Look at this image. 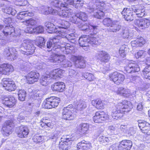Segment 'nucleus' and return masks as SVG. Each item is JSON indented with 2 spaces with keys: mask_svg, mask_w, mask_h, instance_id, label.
I'll use <instances>...</instances> for the list:
<instances>
[{
  "mask_svg": "<svg viewBox=\"0 0 150 150\" xmlns=\"http://www.w3.org/2000/svg\"><path fill=\"white\" fill-rule=\"evenodd\" d=\"M115 107L116 109L112 110L111 115L112 117L115 119L122 117L124 112L130 111L132 108L130 102L125 100L118 103Z\"/></svg>",
  "mask_w": 150,
  "mask_h": 150,
  "instance_id": "nucleus-1",
  "label": "nucleus"
},
{
  "mask_svg": "<svg viewBox=\"0 0 150 150\" xmlns=\"http://www.w3.org/2000/svg\"><path fill=\"white\" fill-rule=\"evenodd\" d=\"M58 36L53 38H51L49 41L47 42V48L51 49L50 50L52 53H55L57 52H60V48L63 44L61 42L60 39L59 33L58 32Z\"/></svg>",
  "mask_w": 150,
  "mask_h": 150,
  "instance_id": "nucleus-2",
  "label": "nucleus"
},
{
  "mask_svg": "<svg viewBox=\"0 0 150 150\" xmlns=\"http://www.w3.org/2000/svg\"><path fill=\"white\" fill-rule=\"evenodd\" d=\"M21 42L20 45V52L24 55H29L33 54L35 52V47L31 43L29 40H20Z\"/></svg>",
  "mask_w": 150,
  "mask_h": 150,
  "instance_id": "nucleus-3",
  "label": "nucleus"
},
{
  "mask_svg": "<svg viewBox=\"0 0 150 150\" xmlns=\"http://www.w3.org/2000/svg\"><path fill=\"white\" fill-rule=\"evenodd\" d=\"M72 105L65 107L62 110V118L69 120H73L75 117V112Z\"/></svg>",
  "mask_w": 150,
  "mask_h": 150,
  "instance_id": "nucleus-4",
  "label": "nucleus"
},
{
  "mask_svg": "<svg viewBox=\"0 0 150 150\" xmlns=\"http://www.w3.org/2000/svg\"><path fill=\"white\" fill-rule=\"evenodd\" d=\"M60 101V98L57 97H51L46 99L43 105L47 109L54 108L58 106Z\"/></svg>",
  "mask_w": 150,
  "mask_h": 150,
  "instance_id": "nucleus-5",
  "label": "nucleus"
},
{
  "mask_svg": "<svg viewBox=\"0 0 150 150\" xmlns=\"http://www.w3.org/2000/svg\"><path fill=\"white\" fill-rule=\"evenodd\" d=\"M17 51L15 48L8 47L4 49V54L8 59L12 60L16 59L18 57Z\"/></svg>",
  "mask_w": 150,
  "mask_h": 150,
  "instance_id": "nucleus-6",
  "label": "nucleus"
},
{
  "mask_svg": "<svg viewBox=\"0 0 150 150\" xmlns=\"http://www.w3.org/2000/svg\"><path fill=\"white\" fill-rule=\"evenodd\" d=\"M109 76L110 80L118 85L122 83L125 79V76L122 74L117 71L110 74Z\"/></svg>",
  "mask_w": 150,
  "mask_h": 150,
  "instance_id": "nucleus-7",
  "label": "nucleus"
},
{
  "mask_svg": "<svg viewBox=\"0 0 150 150\" xmlns=\"http://www.w3.org/2000/svg\"><path fill=\"white\" fill-rule=\"evenodd\" d=\"M79 28L82 30L86 32H93V33L96 34L98 31V27L94 26L90 24L88 25L87 23H79L78 25Z\"/></svg>",
  "mask_w": 150,
  "mask_h": 150,
  "instance_id": "nucleus-8",
  "label": "nucleus"
},
{
  "mask_svg": "<svg viewBox=\"0 0 150 150\" xmlns=\"http://www.w3.org/2000/svg\"><path fill=\"white\" fill-rule=\"evenodd\" d=\"M108 114L103 111L96 112L93 117V120L95 122L97 123H102L108 119Z\"/></svg>",
  "mask_w": 150,
  "mask_h": 150,
  "instance_id": "nucleus-9",
  "label": "nucleus"
},
{
  "mask_svg": "<svg viewBox=\"0 0 150 150\" xmlns=\"http://www.w3.org/2000/svg\"><path fill=\"white\" fill-rule=\"evenodd\" d=\"M13 126V123L12 120L6 121L2 128L1 132L3 135L8 136L11 133V131Z\"/></svg>",
  "mask_w": 150,
  "mask_h": 150,
  "instance_id": "nucleus-10",
  "label": "nucleus"
},
{
  "mask_svg": "<svg viewBox=\"0 0 150 150\" xmlns=\"http://www.w3.org/2000/svg\"><path fill=\"white\" fill-rule=\"evenodd\" d=\"M134 23L135 25L140 30H144L147 28L150 25L149 20L146 18L136 19Z\"/></svg>",
  "mask_w": 150,
  "mask_h": 150,
  "instance_id": "nucleus-11",
  "label": "nucleus"
},
{
  "mask_svg": "<svg viewBox=\"0 0 150 150\" xmlns=\"http://www.w3.org/2000/svg\"><path fill=\"white\" fill-rule=\"evenodd\" d=\"M125 70L127 73H132L139 71L140 69L135 62L130 61L129 62L128 65L125 67Z\"/></svg>",
  "mask_w": 150,
  "mask_h": 150,
  "instance_id": "nucleus-12",
  "label": "nucleus"
},
{
  "mask_svg": "<svg viewBox=\"0 0 150 150\" xmlns=\"http://www.w3.org/2000/svg\"><path fill=\"white\" fill-rule=\"evenodd\" d=\"M3 86L5 89L9 91H14L16 86L14 82L10 79H5L3 80Z\"/></svg>",
  "mask_w": 150,
  "mask_h": 150,
  "instance_id": "nucleus-13",
  "label": "nucleus"
},
{
  "mask_svg": "<svg viewBox=\"0 0 150 150\" xmlns=\"http://www.w3.org/2000/svg\"><path fill=\"white\" fill-rule=\"evenodd\" d=\"M95 57L97 59L101 62H107L110 58L108 53L103 51H98L96 54Z\"/></svg>",
  "mask_w": 150,
  "mask_h": 150,
  "instance_id": "nucleus-14",
  "label": "nucleus"
},
{
  "mask_svg": "<svg viewBox=\"0 0 150 150\" xmlns=\"http://www.w3.org/2000/svg\"><path fill=\"white\" fill-rule=\"evenodd\" d=\"M14 70L13 66L11 64H4L0 66V74H2L8 75L12 72Z\"/></svg>",
  "mask_w": 150,
  "mask_h": 150,
  "instance_id": "nucleus-15",
  "label": "nucleus"
},
{
  "mask_svg": "<svg viewBox=\"0 0 150 150\" xmlns=\"http://www.w3.org/2000/svg\"><path fill=\"white\" fill-rule=\"evenodd\" d=\"M132 146V142L129 140H123L117 144V150H129Z\"/></svg>",
  "mask_w": 150,
  "mask_h": 150,
  "instance_id": "nucleus-16",
  "label": "nucleus"
},
{
  "mask_svg": "<svg viewBox=\"0 0 150 150\" xmlns=\"http://www.w3.org/2000/svg\"><path fill=\"white\" fill-rule=\"evenodd\" d=\"M57 53L61 54V53L57 52L55 53H53V54L51 55L49 59L50 62L55 63L56 64L61 63L65 59L64 55L57 54Z\"/></svg>",
  "mask_w": 150,
  "mask_h": 150,
  "instance_id": "nucleus-17",
  "label": "nucleus"
},
{
  "mask_svg": "<svg viewBox=\"0 0 150 150\" xmlns=\"http://www.w3.org/2000/svg\"><path fill=\"white\" fill-rule=\"evenodd\" d=\"M41 13L45 15H58V11L53 9L52 7L47 6H43L39 8Z\"/></svg>",
  "mask_w": 150,
  "mask_h": 150,
  "instance_id": "nucleus-18",
  "label": "nucleus"
},
{
  "mask_svg": "<svg viewBox=\"0 0 150 150\" xmlns=\"http://www.w3.org/2000/svg\"><path fill=\"white\" fill-rule=\"evenodd\" d=\"M71 59L74 62L75 66L76 67L84 68L86 67L85 61L81 57L72 56Z\"/></svg>",
  "mask_w": 150,
  "mask_h": 150,
  "instance_id": "nucleus-19",
  "label": "nucleus"
},
{
  "mask_svg": "<svg viewBox=\"0 0 150 150\" xmlns=\"http://www.w3.org/2000/svg\"><path fill=\"white\" fill-rule=\"evenodd\" d=\"M138 126L143 133L150 134V125L149 123L140 120L139 122Z\"/></svg>",
  "mask_w": 150,
  "mask_h": 150,
  "instance_id": "nucleus-20",
  "label": "nucleus"
},
{
  "mask_svg": "<svg viewBox=\"0 0 150 150\" xmlns=\"http://www.w3.org/2000/svg\"><path fill=\"white\" fill-rule=\"evenodd\" d=\"M39 76L40 74L37 72L31 71L28 74L27 77L28 83L30 84H32L37 81L39 80Z\"/></svg>",
  "mask_w": 150,
  "mask_h": 150,
  "instance_id": "nucleus-21",
  "label": "nucleus"
},
{
  "mask_svg": "<svg viewBox=\"0 0 150 150\" xmlns=\"http://www.w3.org/2000/svg\"><path fill=\"white\" fill-rule=\"evenodd\" d=\"M29 132L28 127L26 126L21 125L18 128L17 133L18 136L21 138L27 137Z\"/></svg>",
  "mask_w": 150,
  "mask_h": 150,
  "instance_id": "nucleus-22",
  "label": "nucleus"
},
{
  "mask_svg": "<svg viewBox=\"0 0 150 150\" xmlns=\"http://www.w3.org/2000/svg\"><path fill=\"white\" fill-rule=\"evenodd\" d=\"M2 102L4 105L7 107L11 108L16 104V100L14 97H6L3 99Z\"/></svg>",
  "mask_w": 150,
  "mask_h": 150,
  "instance_id": "nucleus-23",
  "label": "nucleus"
},
{
  "mask_svg": "<svg viewBox=\"0 0 150 150\" xmlns=\"http://www.w3.org/2000/svg\"><path fill=\"white\" fill-rule=\"evenodd\" d=\"M59 33V35L62 38L65 37L69 41L72 43L75 42L76 41V37L73 33L70 34H67V31L58 30Z\"/></svg>",
  "mask_w": 150,
  "mask_h": 150,
  "instance_id": "nucleus-24",
  "label": "nucleus"
},
{
  "mask_svg": "<svg viewBox=\"0 0 150 150\" xmlns=\"http://www.w3.org/2000/svg\"><path fill=\"white\" fill-rule=\"evenodd\" d=\"M64 4H66L67 7L68 4L72 5L77 9L79 8L82 6L83 3L82 0H63Z\"/></svg>",
  "mask_w": 150,
  "mask_h": 150,
  "instance_id": "nucleus-25",
  "label": "nucleus"
},
{
  "mask_svg": "<svg viewBox=\"0 0 150 150\" xmlns=\"http://www.w3.org/2000/svg\"><path fill=\"white\" fill-rule=\"evenodd\" d=\"M71 144V140L68 138L65 140H61L59 144V149L62 150H68L70 147Z\"/></svg>",
  "mask_w": 150,
  "mask_h": 150,
  "instance_id": "nucleus-26",
  "label": "nucleus"
},
{
  "mask_svg": "<svg viewBox=\"0 0 150 150\" xmlns=\"http://www.w3.org/2000/svg\"><path fill=\"white\" fill-rule=\"evenodd\" d=\"M132 11L136 13L137 17H142L145 14L144 7L139 6H132Z\"/></svg>",
  "mask_w": 150,
  "mask_h": 150,
  "instance_id": "nucleus-27",
  "label": "nucleus"
},
{
  "mask_svg": "<svg viewBox=\"0 0 150 150\" xmlns=\"http://www.w3.org/2000/svg\"><path fill=\"white\" fill-rule=\"evenodd\" d=\"M64 72V71L63 70L57 69L53 70L49 75L51 76V79H58L61 78Z\"/></svg>",
  "mask_w": 150,
  "mask_h": 150,
  "instance_id": "nucleus-28",
  "label": "nucleus"
},
{
  "mask_svg": "<svg viewBox=\"0 0 150 150\" xmlns=\"http://www.w3.org/2000/svg\"><path fill=\"white\" fill-rule=\"evenodd\" d=\"M64 7V9L58 12V14L63 18H70L73 14L72 10L68 9L67 6Z\"/></svg>",
  "mask_w": 150,
  "mask_h": 150,
  "instance_id": "nucleus-29",
  "label": "nucleus"
},
{
  "mask_svg": "<svg viewBox=\"0 0 150 150\" xmlns=\"http://www.w3.org/2000/svg\"><path fill=\"white\" fill-rule=\"evenodd\" d=\"M74 49V47L71 46L70 44L65 43L62 44L60 48V52H63V53L68 54L72 52Z\"/></svg>",
  "mask_w": 150,
  "mask_h": 150,
  "instance_id": "nucleus-30",
  "label": "nucleus"
},
{
  "mask_svg": "<svg viewBox=\"0 0 150 150\" xmlns=\"http://www.w3.org/2000/svg\"><path fill=\"white\" fill-rule=\"evenodd\" d=\"M57 26L60 29L58 30H67V29L69 27L70 24L69 23L64 20H58L57 22Z\"/></svg>",
  "mask_w": 150,
  "mask_h": 150,
  "instance_id": "nucleus-31",
  "label": "nucleus"
},
{
  "mask_svg": "<svg viewBox=\"0 0 150 150\" xmlns=\"http://www.w3.org/2000/svg\"><path fill=\"white\" fill-rule=\"evenodd\" d=\"M52 88L53 91L62 92L64 90L65 85L63 82H57L54 83Z\"/></svg>",
  "mask_w": 150,
  "mask_h": 150,
  "instance_id": "nucleus-32",
  "label": "nucleus"
},
{
  "mask_svg": "<svg viewBox=\"0 0 150 150\" xmlns=\"http://www.w3.org/2000/svg\"><path fill=\"white\" fill-rule=\"evenodd\" d=\"M91 35H89L88 41L89 45L90 44L93 46V45H98L99 43L98 42L99 38L96 34L93 33V32L90 33Z\"/></svg>",
  "mask_w": 150,
  "mask_h": 150,
  "instance_id": "nucleus-33",
  "label": "nucleus"
},
{
  "mask_svg": "<svg viewBox=\"0 0 150 150\" xmlns=\"http://www.w3.org/2000/svg\"><path fill=\"white\" fill-rule=\"evenodd\" d=\"M146 64L149 66L146 67L143 71V74L144 78L150 80V58L146 59Z\"/></svg>",
  "mask_w": 150,
  "mask_h": 150,
  "instance_id": "nucleus-34",
  "label": "nucleus"
},
{
  "mask_svg": "<svg viewBox=\"0 0 150 150\" xmlns=\"http://www.w3.org/2000/svg\"><path fill=\"white\" fill-rule=\"evenodd\" d=\"M89 35H83L79 39V43L80 46H89L88 39Z\"/></svg>",
  "mask_w": 150,
  "mask_h": 150,
  "instance_id": "nucleus-35",
  "label": "nucleus"
},
{
  "mask_svg": "<svg viewBox=\"0 0 150 150\" xmlns=\"http://www.w3.org/2000/svg\"><path fill=\"white\" fill-rule=\"evenodd\" d=\"M145 41L142 37L137 38L136 40L131 41L132 45L133 47L138 46L141 47L145 43Z\"/></svg>",
  "mask_w": 150,
  "mask_h": 150,
  "instance_id": "nucleus-36",
  "label": "nucleus"
},
{
  "mask_svg": "<svg viewBox=\"0 0 150 150\" xmlns=\"http://www.w3.org/2000/svg\"><path fill=\"white\" fill-rule=\"evenodd\" d=\"M45 26L47 28L46 30L49 33H53L58 32L57 28H56L54 24L50 22H47L45 23Z\"/></svg>",
  "mask_w": 150,
  "mask_h": 150,
  "instance_id": "nucleus-37",
  "label": "nucleus"
},
{
  "mask_svg": "<svg viewBox=\"0 0 150 150\" xmlns=\"http://www.w3.org/2000/svg\"><path fill=\"white\" fill-rule=\"evenodd\" d=\"M116 93L117 94L127 97L129 96L130 92L128 89L121 87L118 88Z\"/></svg>",
  "mask_w": 150,
  "mask_h": 150,
  "instance_id": "nucleus-38",
  "label": "nucleus"
},
{
  "mask_svg": "<svg viewBox=\"0 0 150 150\" xmlns=\"http://www.w3.org/2000/svg\"><path fill=\"white\" fill-rule=\"evenodd\" d=\"M34 15L33 13L31 11H24L18 13L17 16V18L18 19H22L25 17L32 16Z\"/></svg>",
  "mask_w": 150,
  "mask_h": 150,
  "instance_id": "nucleus-39",
  "label": "nucleus"
},
{
  "mask_svg": "<svg viewBox=\"0 0 150 150\" xmlns=\"http://www.w3.org/2000/svg\"><path fill=\"white\" fill-rule=\"evenodd\" d=\"M51 79V77L49 74L43 75L40 80V83L42 85L46 86L50 83V81Z\"/></svg>",
  "mask_w": 150,
  "mask_h": 150,
  "instance_id": "nucleus-40",
  "label": "nucleus"
},
{
  "mask_svg": "<svg viewBox=\"0 0 150 150\" xmlns=\"http://www.w3.org/2000/svg\"><path fill=\"white\" fill-rule=\"evenodd\" d=\"M121 28V26L117 21H114L110 27V30L112 32H115L119 31Z\"/></svg>",
  "mask_w": 150,
  "mask_h": 150,
  "instance_id": "nucleus-41",
  "label": "nucleus"
},
{
  "mask_svg": "<svg viewBox=\"0 0 150 150\" xmlns=\"http://www.w3.org/2000/svg\"><path fill=\"white\" fill-rule=\"evenodd\" d=\"M77 147L79 150H89L91 147L90 144L85 143L83 142L78 143Z\"/></svg>",
  "mask_w": 150,
  "mask_h": 150,
  "instance_id": "nucleus-42",
  "label": "nucleus"
},
{
  "mask_svg": "<svg viewBox=\"0 0 150 150\" xmlns=\"http://www.w3.org/2000/svg\"><path fill=\"white\" fill-rule=\"evenodd\" d=\"M51 5L56 8H59L61 9V7H66L67 5L64 4L62 1L58 0H54L51 3Z\"/></svg>",
  "mask_w": 150,
  "mask_h": 150,
  "instance_id": "nucleus-43",
  "label": "nucleus"
},
{
  "mask_svg": "<svg viewBox=\"0 0 150 150\" xmlns=\"http://www.w3.org/2000/svg\"><path fill=\"white\" fill-rule=\"evenodd\" d=\"M91 103L98 109H102L104 108V104L100 100L98 99L93 100H92Z\"/></svg>",
  "mask_w": 150,
  "mask_h": 150,
  "instance_id": "nucleus-44",
  "label": "nucleus"
},
{
  "mask_svg": "<svg viewBox=\"0 0 150 150\" xmlns=\"http://www.w3.org/2000/svg\"><path fill=\"white\" fill-rule=\"evenodd\" d=\"M76 107L77 110H81L86 108L87 107V104L85 101L80 100L76 102Z\"/></svg>",
  "mask_w": 150,
  "mask_h": 150,
  "instance_id": "nucleus-45",
  "label": "nucleus"
},
{
  "mask_svg": "<svg viewBox=\"0 0 150 150\" xmlns=\"http://www.w3.org/2000/svg\"><path fill=\"white\" fill-rule=\"evenodd\" d=\"M89 125L86 123H81L79 125V134L82 135L85 133L88 130Z\"/></svg>",
  "mask_w": 150,
  "mask_h": 150,
  "instance_id": "nucleus-46",
  "label": "nucleus"
},
{
  "mask_svg": "<svg viewBox=\"0 0 150 150\" xmlns=\"http://www.w3.org/2000/svg\"><path fill=\"white\" fill-rule=\"evenodd\" d=\"M35 43L36 45L40 47H43L45 43V39L42 37H38L35 41Z\"/></svg>",
  "mask_w": 150,
  "mask_h": 150,
  "instance_id": "nucleus-47",
  "label": "nucleus"
},
{
  "mask_svg": "<svg viewBox=\"0 0 150 150\" xmlns=\"http://www.w3.org/2000/svg\"><path fill=\"white\" fill-rule=\"evenodd\" d=\"M100 143L102 144H104L105 143H108L112 140L110 137H106L103 135L100 136L98 139Z\"/></svg>",
  "mask_w": 150,
  "mask_h": 150,
  "instance_id": "nucleus-48",
  "label": "nucleus"
},
{
  "mask_svg": "<svg viewBox=\"0 0 150 150\" xmlns=\"http://www.w3.org/2000/svg\"><path fill=\"white\" fill-rule=\"evenodd\" d=\"M2 11L8 14H11L13 16L15 15L16 11L14 9L11 7H7L2 9Z\"/></svg>",
  "mask_w": 150,
  "mask_h": 150,
  "instance_id": "nucleus-49",
  "label": "nucleus"
},
{
  "mask_svg": "<svg viewBox=\"0 0 150 150\" xmlns=\"http://www.w3.org/2000/svg\"><path fill=\"white\" fill-rule=\"evenodd\" d=\"M82 76L90 81H93L95 79L94 75L91 73L88 72L83 73Z\"/></svg>",
  "mask_w": 150,
  "mask_h": 150,
  "instance_id": "nucleus-50",
  "label": "nucleus"
},
{
  "mask_svg": "<svg viewBox=\"0 0 150 150\" xmlns=\"http://www.w3.org/2000/svg\"><path fill=\"white\" fill-rule=\"evenodd\" d=\"M4 33L5 36L11 35L14 31L13 28L10 27L6 26L4 29L3 31Z\"/></svg>",
  "mask_w": 150,
  "mask_h": 150,
  "instance_id": "nucleus-51",
  "label": "nucleus"
},
{
  "mask_svg": "<svg viewBox=\"0 0 150 150\" xmlns=\"http://www.w3.org/2000/svg\"><path fill=\"white\" fill-rule=\"evenodd\" d=\"M26 94V92L24 90H20L18 92L19 100L21 101H24L25 100Z\"/></svg>",
  "mask_w": 150,
  "mask_h": 150,
  "instance_id": "nucleus-52",
  "label": "nucleus"
},
{
  "mask_svg": "<svg viewBox=\"0 0 150 150\" xmlns=\"http://www.w3.org/2000/svg\"><path fill=\"white\" fill-rule=\"evenodd\" d=\"M77 16L78 17L79 19L83 21H86L88 19V16L85 13L80 12L77 13Z\"/></svg>",
  "mask_w": 150,
  "mask_h": 150,
  "instance_id": "nucleus-53",
  "label": "nucleus"
},
{
  "mask_svg": "<svg viewBox=\"0 0 150 150\" xmlns=\"http://www.w3.org/2000/svg\"><path fill=\"white\" fill-rule=\"evenodd\" d=\"M33 139V141L36 143L41 142L44 140V137L42 136L38 135H34Z\"/></svg>",
  "mask_w": 150,
  "mask_h": 150,
  "instance_id": "nucleus-54",
  "label": "nucleus"
},
{
  "mask_svg": "<svg viewBox=\"0 0 150 150\" xmlns=\"http://www.w3.org/2000/svg\"><path fill=\"white\" fill-rule=\"evenodd\" d=\"M113 21L110 18H106L103 20V23L104 25L106 26L110 27Z\"/></svg>",
  "mask_w": 150,
  "mask_h": 150,
  "instance_id": "nucleus-55",
  "label": "nucleus"
},
{
  "mask_svg": "<svg viewBox=\"0 0 150 150\" xmlns=\"http://www.w3.org/2000/svg\"><path fill=\"white\" fill-rule=\"evenodd\" d=\"M70 20L73 23L76 24L77 25H78L79 23H80V22H79V19L78 17L77 16V13L74 16H72L70 18Z\"/></svg>",
  "mask_w": 150,
  "mask_h": 150,
  "instance_id": "nucleus-56",
  "label": "nucleus"
},
{
  "mask_svg": "<svg viewBox=\"0 0 150 150\" xmlns=\"http://www.w3.org/2000/svg\"><path fill=\"white\" fill-rule=\"evenodd\" d=\"M121 35L124 38H128L129 37V30L126 28L123 29L121 32Z\"/></svg>",
  "mask_w": 150,
  "mask_h": 150,
  "instance_id": "nucleus-57",
  "label": "nucleus"
},
{
  "mask_svg": "<svg viewBox=\"0 0 150 150\" xmlns=\"http://www.w3.org/2000/svg\"><path fill=\"white\" fill-rule=\"evenodd\" d=\"M61 64L64 67H70L72 65V64L71 62L65 59L61 62Z\"/></svg>",
  "mask_w": 150,
  "mask_h": 150,
  "instance_id": "nucleus-58",
  "label": "nucleus"
},
{
  "mask_svg": "<svg viewBox=\"0 0 150 150\" xmlns=\"http://www.w3.org/2000/svg\"><path fill=\"white\" fill-rule=\"evenodd\" d=\"M121 14L123 17H125L128 15H130V14L132 13L130 8H125L121 12Z\"/></svg>",
  "mask_w": 150,
  "mask_h": 150,
  "instance_id": "nucleus-59",
  "label": "nucleus"
},
{
  "mask_svg": "<svg viewBox=\"0 0 150 150\" xmlns=\"http://www.w3.org/2000/svg\"><path fill=\"white\" fill-rule=\"evenodd\" d=\"M125 46H122L120 48L119 50V54L121 57H125L126 54L125 52Z\"/></svg>",
  "mask_w": 150,
  "mask_h": 150,
  "instance_id": "nucleus-60",
  "label": "nucleus"
},
{
  "mask_svg": "<svg viewBox=\"0 0 150 150\" xmlns=\"http://www.w3.org/2000/svg\"><path fill=\"white\" fill-rule=\"evenodd\" d=\"M104 15V12L102 11L99 10L96 12V13L94 15V16L96 18L100 19L101 17H103Z\"/></svg>",
  "mask_w": 150,
  "mask_h": 150,
  "instance_id": "nucleus-61",
  "label": "nucleus"
},
{
  "mask_svg": "<svg viewBox=\"0 0 150 150\" xmlns=\"http://www.w3.org/2000/svg\"><path fill=\"white\" fill-rule=\"evenodd\" d=\"M25 24L29 25H33L36 24V21L34 19L31 18L30 19L27 20L25 22Z\"/></svg>",
  "mask_w": 150,
  "mask_h": 150,
  "instance_id": "nucleus-62",
  "label": "nucleus"
},
{
  "mask_svg": "<svg viewBox=\"0 0 150 150\" xmlns=\"http://www.w3.org/2000/svg\"><path fill=\"white\" fill-rule=\"evenodd\" d=\"M128 79H129L130 82L135 83L136 80L139 79V77L137 76H133L132 75H129Z\"/></svg>",
  "mask_w": 150,
  "mask_h": 150,
  "instance_id": "nucleus-63",
  "label": "nucleus"
},
{
  "mask_svg": "<svg viewBox=\"0 0 150 150\" xmlns=\"http://www.w3.org/2000/svg\"><path fill=\"white\" fill-rule=\"evenodd\" d=\"M40 92H37L34 93H33V95H32V97L33 99L36 100L38 99L39 97H41L42 94L39 93Z\"/></svg>",
  "mask_w": 150,
  "mask_h": 150,
  "instance_id": "nucleus-64",
  "label": "nucleus"
}]
</instances>
